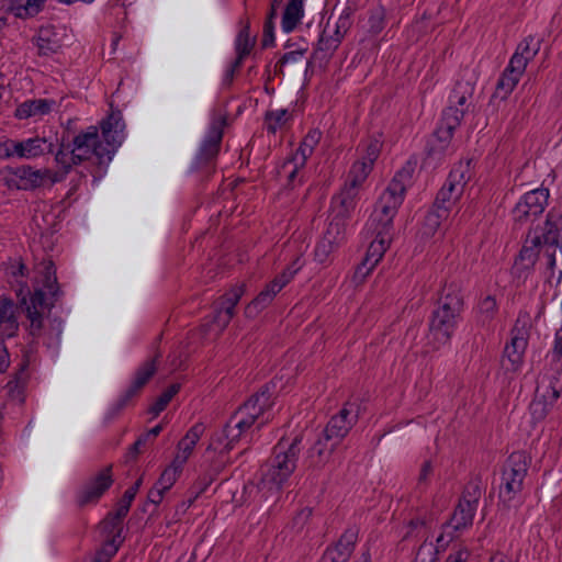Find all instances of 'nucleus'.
Returning <instances> with one entry per match:
<instances>
[{"label":"nucleus","instance_id":"nucleus-23","mask_svg":"<svg viewBox=\"0 0 562 562\" xmlns=\"http://www.w3.org/2000/svg\"><path fill=\"white\" fill-rule=\"evenodd\" d=\"M36 361L35 346L30 344L27 347L22 349L21 360L18 363V368L13 373V376L8 381L5 387L9 393H22L30 379V367Z\"/></svg>","mask_w":562,"mask_h":562},{"label":"nucleus","instance_id":"nucleus-17","mask_svg":"<svg viewBox=\"0 0 562 562\" xmlns=\"http://www.w3.org/2000/svg\"><path fill=\"white\" fill-rule=\"evenodd\" d=\"M484 490L480 475H473L467 482L462 496L459 497V530L472 526Z\"/></svg>","mask_w":562,"mask_h":562},{"label":"nucleus","instance_id":"nucleus-53","mask_svg":"<svg viewBox=\"0 0 562 562\" xmlns=\"http://www.w3.org/2000/svg\"><path fill=\"white\" fill-rule=\"evenodd\" d=\"M497 310L498 307L495 296L487 295L484 299H482L479 303V313L482 323L491 322L497 314Z\"/></svg>","mask_w":562,"mask_h":562},{"label":"nucleus","instance_id":"nucleus-31","mask_svg":"<svg viewBox=\"0 0 562 562\" xmlns=\"http://www.w3.org/2000/svg\"><path fill=\"white\" fill-rule=\"evenodd\" d=\"M47 0H5L7 12L19 19H29L37 15Z\"/></svg>","mask_w":562,"mask_h":562},{"label":"nucleus","instance_id":"nucleus-34","mask_svg":"<svg viewBox=\"0 0 562 562\" xmlns=\"http://www.w3.org/2000/svg\"><path fill=\"white\" fill-rule=\"evenodd\" d=\"M306 0H288L282 19L281 29L284 33H291L304 18V4Z\"/></svg>","mask_w":562,"mask_h":562},{"label":"nucleus","instance_id":"nucleus-56","mask_svg":"<svg viewBox=\"0 0 562 562\" xmlns=\"http://www.w3.org/2000/svg\"><path fill=\"white\" fill-rule=\"evenodd\" d=\"M374 265H370L366 259L361 261L360 265L357 266L352 281L356 285H359L364 282L366 278L370 274V272L374 269Z\"/></svg>","mask_w":562,"mask_h":562},{"label":"nucleus","instance_id":"nucleus-3","mask_svg":"<svg viewBox=\"0 0 562 562\" xmlns=\"http://www.w3.org/2000/svg\"><path fill=\"white\" fill-rule=\"evenodd\" d=\"M531 457L524 450L512 452L504 462L498 486V507L510 510L522 505V490Z\"/></svg>","mask_w":562,"mask_h":562},{"label":"nucleus","instance_id":"nucleus-11","mask_svg":"<svg viewBox=\"0 0 562 562\" xmlns=\"http://www.w3.org/2000/svg\"><path fill=\"white\" fill-rule=\"evenodd\" d=\"M226 124L227 119L225 114L218 113L212 116L205 136L193 161V167L195 169L200 170L213 164L220 153Z\"/></svg>","mask_w":562,"mask_h":562},{"label":"nucleus","instance_id":"nucleus-44","mask_svg":"<svg viewBox=\"0 0 562 562\" xmlns=\"http://www.w3.org/2000/svg\"><path fill=\"white\" fill-rule=\"evenodd\" d=\"M372 169L373 167L370 165L360 160H356L348 172L345 186L359 191L368 176L371 173Z\"/></svg>","mask_w":562,"mask_h":562},{"label":"nucleus","instance_id":"nucleus-16","mask_svg":"<svg viewBox=\"0 0 562 562\" xmlns=\"http://www.w3.org/2000/svg\"><path fill=\"white\" fill-rule=\"evenodd\" d=\"M416 161L407 160L393 176L378 203L398 211L404 202L407 189L413 184Z\"/></svg>","mask_w":562,"mask_h":562},{"label":"nucleus","instance_id":"nucleus-27","mask_svg":"<svg viewBox=\"0 0 562 562\" xmlns=\"http://www.w3.org/2000/svg\"><path fill=\"white\" fill-rule=\"evenodd\" d=\"M14 158L18 159H34L50 153L53 144L45 137H30L23 140L14 139Z\"/></svg>","mask_w":562,"mask_h":562},{"label":"nucleus","instance_id":"nucleus-40","mask_svg":"<svg viewBox=\"0 0 562 562\" xmlns=\"http://www.w3.org/2000/svg\"><path fill=\"white\" fill-rule=\"evenodd\" d=\"M34 42L40 56H52L60 49V44L50 27H41Z\"/></svg>","mask_w":562,"mask_h":562},{"label":"nucleus","instance_id":"nucleus-20","mask_svg":"<svg viewBox=\"0 0 562 562\" xmlns=\"http://www.w3.org/2000/svg\"><path fill=\"white\" fill-rule=\"evenodd\" d=\"M45 173L31 166H21L8 171L5 184L9 189L34 190L44 182Z\"/></svg>","mask_w":562,"mask_h":562},{"label":"nucleus","instance_id":"nucleus-50","mask_svg":"<svg viewBox=\"0 0 562 562\" xmlns=\"http://www.w3.org/2000/svg\"><path fill=\"white\" fill-rule=\"evenodd\" d=\"M180 391V384L173 383L167 390H165L160 396L149 407V413L153 416H158L168 406L172 397Z\"/></svg>","mask_w":562,"mask_h":562},{"label":"nucleus","instance_id":"nucleus-45","mask_svg":"<svg viewBox=\"0 0 562 562\" xmlns=\"http://www.w3.org/2000/svg\"><path fill=\"white\" fill-rule=\"evenodd\" d=\"M304 167H299L293 158L286 159L280 167L279 173L286 177V189H295L303 183V176L301 170Z\"/></svg>","mask_w":562,"mask_h":562},{"label":"nucleus","instance_id":"nucleus-39","mask_svg":"<svg viewBox=\"0 0 562 562\" xmlns=\"http://www.w3.org/2000/svg\"><path fill=\"white\" fill-rule=\"evenodd\" d=\"M321 139V132L317 130L310 131L303 140L301 142L299 148L295 150V153L292 155L291 158L296 161V165L299 167H305L307 159L312 156L314 153V149L316 145L318 144Z\"/></svg>","mask_w":562,"mask_h":562},{"label":"nucleus","instance_id":"nucleus-5","mask_svg":"<svg viewBox=\"0 0 562 562\" xmlns=\"http://www.w3.org/2000/svg\"><path fill=\"white\" fill-rule=\"evenodd\" d=\"M273 405L272 394L268 386L250 396L235 413L231 416L228 423L236 426L240 432L246 436L247 431L258 422L261 427L269 420V411Z\"/></svg>","mask_w":562,"mask_h":562},{"label":"nucleus","instance_id":"nucleus-2","mask_svg":"<svg viewBox=\"0 0 562 562\" xmlns=\"http://www.w3.org/2000/svg\"><path fill=\"white\" fill-rule=\"evenodd\" d=\"M102 137L105 146L99 142V131L97 126H89L85 132L79 133L72 140V148L77 155V160H86L94 155L100 164L110 162L116 150L125 139V122L120 110H113L102 120Z\"/></svg>","mask_w":562,"mask_h":562},{"label":"nucleus","instance_id":"nucleus-37","mask_svg":"<svg viewBox=\"0 0 562 562\" xmlns=\"http://www.w3.org/2000/svg\"><path fill=\"white\" fill-rule=\"evenodd\" d=\"M383 146L381 135H373L360 142L357 147L359 159L362 162L374 166Z\"/></svg>","mask_w":562,"mask_h":562},{"label":"nucleus","instance_id":"nucleus-15","mask_svg":"<svg viewBox=\"0 0 562 562\" xmlns=\"http://www.w3.org/2000/svg\"><path fill=\"white\" fill-rule=\"evenodd\" d=\"M159 355L146 360L135 372V375L128 387L119 396V398L109 408L106 418H115L139 394L140 390L148 383L157 370Z\"/></svg>","mask_w":562,"mask_h":562},{"label":"nucleus","instance_id":"nucleus-62","mask_svg":"<svg viewBox=\"0 0 562 562\" xmlns=\"http://www.w3.org/2000/svg\"><path fill=\"white\" fill-rule=\"evenodd\" d=\"M274 42L273 35V24H270V21H266L263 26V37H262V46L268 47L272 45Z\"/></svg>","mask_w":562,"mask_h":562},{"label":"nucleus","instance_id":"nucleus-4","mask_svg":"<svg viewBox=\"0 0 562 562\" xmlns=\"http://www.w3.org/2000/svg\"><path fill=\"white\" fill-rule=\"evenodd\" d=\"M302 438L296 436L292 441L280 440L274 449L273 457L263 470L261 488L268 493H279L293 474L299 454L301 452Z\"/></svg>","mask_w":562,"mask_h":562},{"label":"nucleus","instance_id":"nucleus-35","mask_svg":"<svg viewBox=\"0 0 562 562\" xmlns=\"http://www.w3.org/2000/svg\"><path fill=\"white\" fill-rule=\"evenodd\" d=\"M453 527L448 525L443 532L437 538V549L431 542H424L419 546L414 562H434L436 560V553L439 549H445L449 542L452 541L449 530Z\"/></svg>","mask_w":562,"mask_h":562},{"label":"nucleus","instance_id":"nucleus-51","mask_svg":"<svg viewBox=\"0 0 562 562\" xmlns=\"http://www.w3.org/2000/svg\"><path fill=\"white\" fill-rule=\"evenodd\" d=\"M55 160L65 171L81 162V160H77L75 149L70 145H61L55 155Z\"/></svg>","mask_w":562,"mask_h":562},{"label":"nucleus","instance_id":"nucleus-13","mask_svg":"<svg viewBox=\"0 0 562 562\" xmlns=\"http://www.w3.org/2000/svg\"><path fill=\"white\" fill-rule=\"evenodd\" d=\"M114 483L112 465L89 475L76 491V503L79 507L97 505Z\"/></svg>","mask_w":562,"mask_h":562},{"label":"nucleus","instance_id":"nucleus-32","mask_svg":"<svg viewBox=\"0 0 562 562\" xmlns=\"http://www.w3.org/2000/svg\"><path fill=\"white\" fill-rule=\"evenodd\" d=\"M525 70L518 69L516 65L510 67V61L503 70L496 83V95L501 99H506L516 88Z\"/></svg>","mask_w":562,"mask_h":562},{"label":"nucleus","instance_id":"nucleus-58","mask_svg":"<svg viewBox=\"0 0 562 562\" xmlns=\"http://www.w3.org/2000/svg\"><path fill=\"white\" fill-rule=\"evenodd\" d=\"M305 262L301 256H297L282 272V276L289 278V282L293 280L295 274L304 267Z\"/></svg>","mask_w":562,"mask_h":562},{"label":"nucleus","instance_id":"nucleus-43","mask_svg":"<svg viewBox=\"0 0 562 562\" xmlns=\"http://www.w3.org/2000/svg\"><path fill=\"white\" fill-rule=\"evenodd\" d=\"M125 517H117L116 509L106 515L102 521V529L106 535V539L116 541V543H123V519Z\"/></svg>","mask_w":562,"mask_h":562},{"label":"nucleus","instance_id":"nucleus-55","mask_svg":"<svg viewBox=\"0 0 562 562\" xmlns=\"http://www.w3.org/2000/svg\"><path fill=\"white\" fill-rule=\"evenodd\" d=\"M122 543L113 542V540L106 539L102 548L91 559V562H110L111 559L116 554Z\"/></svg>","mask_w":562,"mask_h":562},{"label":"nucleus","instance_id":"nucleus-60","mask_svg":"<svg viewBox=\"0 0 562 562\" xmlns=\"http://www.w3.org/2000/svg\"><path fill=\"white\" fill-rule=\"evenodd\" d=\"M4 339L0 337V373H4L8 371L11 360L7 346L4 345Z\"/></svg>","mask_w":562,"mask_h":562},{"label":"nucleus","instance_id":"nucleus-47","mask_svg":"<svg viewBox=\"0 0 562 562\" xmlns=\"http://www.w3.org/2000/svg\"><path fill=\"white\" fill-rule=\"evenodd\" d=\"M358 535L359 529L356 526L347 528L333 549L339 551L341 555L346 553V558L349 560L358 540Z\"/></svg>","mask_w":562,"mask_h":562},{"label":"nucleus","instance_id":"nucleus-28","mask_svg":"<svg viewBox=\"0 0 562 562\" xmlns=\"http://www.w3.org/2000/svg\"><path fill=\"white\" fill-rule=\"evenodd\" d=\"M541 47V40L537 36L529 35L525 37L518 45L510 57V67L516 65L518 69L522 68L526 70V67L529 61H531L536 55L539 53Z\"/></svg>","mask_w":562,"mask_h":562},{"label":"nucleus","instance_id":"nucleus-29","mask_svg":"<svg viewBox=\"0 0 562 562\" xmlns=\"http://www.w3.org/2000/svg\"><path fill=\"white\" fill-rule=\"evenodd\" d=\"M289 283V278L281 273L278 274L247 306V313H250L252 308L259 311L267 307L276 295Z\"/></svg>","mask_w":562,"mask_h":562},{"label":"nucleus","instance_id":"nucleus-6","mask_svg":"<svg viewBox=\"0 0 562 562\" xmlns=\"http://www.w3.org/2000/svg\"><path fill=\"white\" fill-rule=\"evenodd\" d=\"M529 337L528 319L518 317L510 330V340L505 345L501 360L502 368L506 373H517L521 370Z\"/></svg>","mask_w":562,"mask_h":562},{"label":"nucleus","instance_id":"nucleus-26","mask_svg":"<svg viewBox=\"0 0 562 562\" xmlns=\"http://www.w3.org/2000/svg\"><path fill=\"white\" fill-rule=\"evenodd\" d=\"M57 103L53 99H30L20 103L14 110V117L18 120L42 119L50 114Z\"/></svg>","mask_w":562,"mask_h":562},{"label":"nucleus","instance_id":"nucleus-10","mask_svg":"<svg viewBox=\"0 0 562 562\" xmlns=\"http://www.w3.org/2000/svg\"><path fill=\"white\" fill-rule=\"evenodd\" d=\"M550 190L543 186L525 192L516 202L510 214L516 226H524L538 220L548 206Z\"/></svg>","mask_w":562,"mask_h":562},{"label":"nucleus","instance_id":"nucleus-54","mask_svg":"<svg viewBox=\"0 0 562 562\" xmlns=\"http://www.w3.org/2000/svg\"><path fill=\"white\" fill-rule=\"evenodd\" d=\"M369 32L379 34L385 26V10L382 7L374 8L370 11L368 18Z\"/></svg>","mask_w":562,"mask_h":562},{"label":"nucleus","instance_id":"nucleus-36","mask_svg":"<svg viewBox=\"0 0 562 562\" xmlns=\"http://www.w3.org/2000/svg\"><path fill=\"white\" fill-rule=\"evenodd\" d=\"M374 239L370 243L363 259L370 265L376 266L384 252L390 247L392 234L386 231H372Z\"/></svg>","mask_w":562,"mask_h":562},{"label":"nucleus","instance_id":"nucleus-7","mask_svg":"<svg viewBox=\"0 0 562 562\" xmlns=\"http://www.w3.org/2000/svg\"><path fill=\"white\" fill-rule=\"evenodd\" d=\"M246 292L245 283H237L214 302V311L203 327L205 331L218 336L235 315V307Z\"/></svg>","mask_w":562,"mask_h":562},{"label":"nucleus","instance_id":"nucleus-12","mask_svg":"<svg viewBox=\"0 0 562 562\" xmlns=\"http://www.w3.org/2000/svg\"><path fill=\"white\" fill-rule=\"evenodd\" d=\"M457 128V109L449 106L442 112L441 120L426 144L427 157L440 160L450 149Z\"/></svg>","mask_w":562,"mask_h":562},{"label":"nucleus","instance_id":"nucleus-42","mask_svg":"<svg viewBox=\"0 0 562 562\" xmlns=\"http://www.w3.org/2000/svg\"><path fill=\"white\" fill-rule=\"evenodd\" d=\"M244 437L245 436L236 428V426H232L227 422L224 428L215 435L213 442L214 445H217L216 449L221 446L223 450L229 451Z\"/></svg>","mask_w":562,"mask_h":562},{"label":"nucleus","instance_id":"nucleus-41","mask_svg":"<svg viewBox=\"0 0 562 562\" xmlns=\"http://www.w3.org/2000/svg\"><path fill=\"white\" fill-rule=\"evenodd\" d=\"M255 45V40L249 34L248 22L243 25L235 38L236 66H241L246 56H248Z\"/></svg>","mask_w":562,"mask_h":562},{"label":"nucleus","instance_id":"nucleus-49","mask_svg":"<svg viewBox=\"0 0 562 562\" xmlns=\"http://www.w3.org/2000/svg\"><path fill=\"white\" fill-rule=\"evenodd\" d=\"M340 43L341 42L338 40V37L328 33V31L325 29L317 41L316 54L322 53L324 57H330L338 48Z\"/></svg>","mask_w":562,"mask_h":562},{"label":"nucleus","instance_id":"nucleus-1","mask_svg":"<svg viewBox=\"0 0 562 562\" xmlns=\"http://www.w3.org/2000/svg\"><path fill=\"white\" fill-rule=\"evenodd\" d=\"M38 273L41 277L37 286L31 296V305L26 308L29 333L33 338H43L46 347L55 348L63 334V319L52 315V308L61 294L54 262L42 261Z\"/></svg>","mask_w":562,"mask_h":562},{"label":"nucleus","instance_id":"nucleus-21","mask_svg":"<svg viewBox=\"0 0 562 562\" xmlns=\"http://www.w3.org/2000/svg\"><path fill=\"white\" fill-rule=\"evenodd\" d=\"M541 245L538 237L527 234L526 240L515 259L513 272L518 278H527L539 258Z\"/></svg>","mask_w":562,"mask_h":562},{"label":"nucleus","instance_id":"nucleus-61","mask_svg":"<svg viewBox=\"0 0 562 562\" xmlns=\"http://www.w3.org/2000/svg\"><path fill=\"white\" fill-rule=\"evenodd\" d=\"M348 559L346 558V553L345 554H340L339 551L333 549V548H328L324 555H323V562H347Z\"/></svg>","mask_w":562,"mask_h":562},{"label":"nucleus","instance_id":"nucleus-30","mask_svg":"<svg viewBox=\"0 0 562 562\" xmlns=\"http://www.w3.org/2000/svg\"><path fill=\"white\" fill-rule=\"evenodd\" d=\"M396 214L397 210L376 202L375 207L367 223V227L370 231H386V233L392 234L393 220Z\"/></svg>","mask_w":562,"mask_h":562},{"label":"nucleus","instance_id":"nucleus-46","mask_svg":"<svg viewBox=\"0 0 562 562\" xmlns=\"http://www.w3.org/2000/svg\"><path fill=\"white\" fill-rule=\"evenodd\" d=\"M292 115L286 109L272 110L266 113L265 125L269 133L276 134L277 131L284 127Z\"/></svg>","mask_w":562,"mask_h":562},{"label":"nucleus","instance_id":"nucleus-57","mask_svg":"<svg viewBox=\"0 0 562 562\" xmlns=\"http://www.w3.org/2000/svg\"><path fill=\"white\" fill-rule=\"evenodd\" d=\"M351 26V20L348 14H341L335 24V30L333 34L338 37V40L341 42L347 34L348 30Z\"/></svg>","mask_w":562,"mask_h":562},{"label":"nucleus","instance_id":"nucleus-19","mask_svg":"<svg viewBox=\"0 0 562 562\" xmlns=\"http://www.w3.org/2000/svg\"><path fill=\"white\" fill-rule=\"evenodd\" d=\"M346 228L340 222H329L328 227L317 243L314 256L318 263H326L329 256L339 247L345 240Z\"/></svg>","mask_w":562,"mask_h":562},{"label":"nucleus","instance_id":"nucleus-22","mask_svg":"<svg viewBox=\"0 0 562 562\" xmlns=\"http://www.w3.org/2000/svg\"><path fill=\"white\" fill-rule=\"evenodd\" d=\"M359 191L344 186L340 192L333 196L330 209L333 218L330 222H340L346 228V220L356 209Z\"/></svg>","mask_w":562,"mask_h":562},{"label":"nucleus","instance_id":"nucleus-18","mask_svg":"<svg viewBox=\"0 0 562 562\" xmlns=\"http://www.w3.org/2000/svg\"><path fill=\"white\" fill-rule=\"evenodd\" d=\"M357 420L358 409L356 405L347 403L328 420L323 432L326 434L328 439H333V441L340 443L349 434Z\"/></svg>","mask_w":562,"mask_h":562},{"label":"nucleus","instance_id":"nucleus-38","mask_svg":"<svg viewBox=\"0 0 562 562\" xmlns=\"http://www.w3.org/2000/svg\"><path fill=\"white\" fill-rule=\"evenodd\" d=\"M284 48L289 52L284 53L276 65L280 70L286 65L300 63L308 50V43L304 38H300L297 43L288 40Z\"/></svg>","mask_w":562,"mask_h":562},{"label":"nucleus","instance_id":"nucleus-14","mask_svg":"<svg viewBox=\"0 0 562 562\" xmlns=\"http://www.w3.org/2000/svg\"><path fill=\"white\" fill-rule=\"evenodd\" d=\"M457 297L452 285L443 289L439 307L435 311L430 322V330L437 339L450 340L456 330Z\"/></svg>","mask_w":562,"mask_h":562},{"label":"nucleus","instance_id":"nucleus-59","mask_svg":"<svg viewBox=\"0 0 562 562\" xmlns=\"http://www.w3.org/2000/svg\"><path fill=\"white\" fill-rule=\"evenodd\" d=\"M14 139L5 138L0 142V160L14 158Z\"/></svg>","mask_w":562,"mask_h":562},{"label":"nucleus","instance_id":"nucleus-63","mask_svg":"<svg viewBox=\"0 0 562 562\" xmlns=\"http://www.w3.org/2000/svg\"><path fill=\"white\" fill-rule=\"evenodd\" d=\"M165 492L166 490H160V486L155 484V486L148 493V501L155 505L160 504Z\"/></svg>","mask_w":562,"mask_h":562},{"label":"nucleus","instance_id":"nucleus-48","mask_svg":"<svg viewBox=\"0 0 562 562\" xmlns=\"http://www.w3.org/2000/svg\"><path fill=\"white\" fill-rule=\"evenodd\" d=\"M143 484V476L138 477L133 485H131L123 494L122 498L116 504V516L126 517L131 505Z\"/></svg>","mask_w":562,"mask_h":562},{"label":"nucleus","instance_id":"nucleus-33","mask_svg":"<svg viewBox=\"0 0 562 562\" xmlns=\"http://www.w3.org/2000/svg\"><path fill=\"white\" fill-rule=\"evenodd\" d=\"M338 446L339 443L328 439L326 434L322 432L308 450V458L312 459V464L315 467L324 465Z\"/></svg>","mask_w":562,"mask_h":562},{"label":"nucleus","instance_id":"nucleus-64","mask_svg":"<svg viewBox=\"0 0 562 562\" xmlns=\"http://www.w3.org/2000/svg\"><path fill=\"white\" fill-rule=\"evenodd\" d=\"M241 66H236V59L229 65V67L225 70L224 77H223V85L228 87L232 85L235 72L240 68Z\"/></svg>","mask_w":562,"mask_h":562},{"label":"nucleus","instance_id":"nucleus-8","mask_svg":"<svg viewBox=\"0 0 562 562\" xmlns=\"http://www.w3.org/2000/svg\"><path fill=\"white\" fill-rule=\"evenodd\" d=\"M562 393V376L553 373L544 375L539 382L533 400L529 405V412L533 423L546 419Z\"/></svg>","mask_w":562,"mask_h":562},{"label":"nucleus","instance_id":"nucleus-52","mask_svg":"<svg viewBox=\"0 0 562 562\" xmlns=\"http://www.w3.org/2000/svg\"><path fill=\"white\" fill-rule=\"evenodd\" d=\"M182 470L183 468L178 467L171 461L162 471L156 484L160 486V490H170L182 473Z\"/></svg>","mask_w":562,"mask_h":562},{"label":"nucleus","instance_id":"nucleus-24","mask_svg":"<svg viewBox=\"0 0 562 562\" xmlns=\"http://www.w3.org/2000/svg\"><path fill=\"white\" fill-rule=\"evenodd\" d=\"M19 307L8 296H0V337L13 338L18 335L20 324L18 319Z\"/></svg>","mask_w":562,"mask_h":562},{"label":"nucleus","instance_id":"nucleus-25","mask_svg":"<svg viewBox=\"0 0 562 562\" xmlns=\"http://www.w3.org/2000/svg\"><path fill=\"white\" fill-rule=\"evenodd\" d=\"M204 431L205 426L202 423H196L190 427L187 434L177 443L176 454L172 459L175 464L184 468Z\"/></svg>","mask_w":562,"mask_h":562},{"label":"nucleus","instance_id":"nucleus-9","mask_svg":"<svg viewBox=\"0 0 562 562\" xmlns=\"http://www.w3.org/2000/svg\"><path fill=\"white\" fill-rule=\"evenodd\" d=\"M457 186V179L450 172L446 183L437 193L434 206L426 213L423 224L422 234L425 236H432L446 221L450 214L451 209L454 206L457 199H452V193Z\"/></svg>","mask_w":562,"mask_h":562}]
</instances>
